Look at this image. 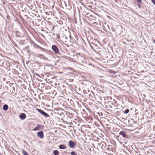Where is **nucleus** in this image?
Here are the masks:
<instances>
[{"label":"nucleus","instance_id":"4468645a","mask_svg":"<svg viewBox=\"0 0 155 155\" xmlns=\"http://www.w3.org/2000/svg\"><path fill=\"white\" fill-rule=\"evenodd\" d=\"M71 154L72 155H77V154L74 151L71 152Z\"/></svg>","mask_w":155,"mask_h":155},{"label":"nucleus","instance_id":"39448f33","mask_svg":"<svg viewBox=\"0 0 155 155\" xmlns=\"http://www.w3.org/2000/svg\"><path fill=\"white\" fill-rule=\"evenodd\" d=\"M119 135L122 136L124 138H127V135L126 133L123 131H121L119 133Z\"/></svg>","mask_w":155,"mask_h":155},{"label":"nucleus","instance_id":"f8f14e48","mask_svg":"<svg viewBox=\"0 0 155 155\" xmlns=\"http://www.w3.org/2000/svg\"><path fill=\"white\" fill-rule=\"evenodd\" d=\"M129 112V110L128 109H127L126 110L124 111V114H127Z\"/></svg>","mask_w":155,"mask_h":155},{"label":"nucleus","instance_id":"a211bd4d","mask_svg":"<svg viewBox=\"0 0 155 155\" xmlns=\"http://www.w3.org/2000/svg\"><path fill=\"white\" fill-rule=\"evenodd\" d=\"M152 3L155 5V0H152Z\"/></svg>","mask_w":155,"mask_h":155},{"label":"nucleus","instance_id":"6ab92c4d","mask_svg":"<svg viewBox=\"0 0 155 155\" xmlns=\"http://www.w3.org/2000/svg\"><path fill=\"white\" fill-rule=\"evenodd\" d=\"M153 41L155 43V40L153 39Z\"/></svg>","mask_w":155,"mask_h":155},{"label":"nucleus","instance_id":"4be33fe9","mask_svg":"<svg viewBox=\"0 0 155 155\" xmlns=\"http://www.w3.org/2000/svg\"><path fill=\"white\" fill-rule=\"evenodd\" d=\"M91 43H92V44H93V42H91Z\"/></svg>","mask_w":155,"mask_h":155},{"label":"nucleus","instance_id":"f3484780","mask_svg":"<svg viewBox=\"0 0 155 155\" xmlns=\"http://www.w3.org/2000/svg\"><path fill=\"white\" fill-rule=\"evenodd\" d=\"M40 57H41V58H43V59H47L43 55H42V54H41L40 55Z\"/></svg>","mask_w":155,"mask_h":155},{"label":"nucleus","instance_id":"423d86ee","mask_svg":"<svg viewBox=\"0 0 155 155\" xmlns=\"http://www.w3.org/2000/svg\"><path fill=\"white\" fill-rule=\"evenodd\" d=\"M26 115L24 113H21L19 115L20 118L22 120L25 119L26 118Z\"/></svg>","mask_w":155,"mask_h":155},{"label":"nucleus","instance_id":"2eb2a0df","mask_svg":"<svg viewBox=\"0 0 155 155\" xmlns=\"http://www.w3.org/2000/svg\"><path fill=\"white\" fill-rule=\"evenodd\" d=\"M106 146V145L104 143H103V144H102V145L101 146V147L102 148H104Z\"/></svg>","mask_w":155,"mask_h":155},{"label":"nucleus","instance_id":"dca6fc26","mask_svg":"<svg viewBox=\"0 0 155 155\" xmlns=\"http://www.w3.org/2000/svg\"><path fill=\"white\" fill-rule=\"evenodd\" d=\"M141 3H137V6L139 8H140L141 7Z\"/></svg>","mask_w":155,"mask_h":155},{"label":"nucleus","instance_id":"0eeeda50","mask_svg":"<svg viewBox=\"0 0 155 155\" xmlns=\"http://www.w3.org/2000/svg\"><path fill=\"white\" fill-rule=\"evenodd\" d=\"M59 148L61 149H65L67 147L65 145L61 144L59 146Z\"/></svg>","mask_w":155,"mask_h":155},{"label":"nucleus","instance_id":"f257e3e1","mask_svg":"<svg viewBox=\"0 0 155 155\" xmlns=\"http://www.w3.org/2000/svg\"><path fill=\"white\" fill-rule=\"evenodd\" d=\"M36 109L39 113L42 115L44 116L45 117H50L49 115L43 110L38 108H37Z\"/></svg>","mask_w":155,"mask_h":155},{"label":"nucleus","instance_id":"6e6552de","mask_svg":"<svg viewBox=\"0 0 155 155\" xmlns=\"http://www.w3.org/2000/svg\"><path fill=\"white\" fill-rule=\"evenodd\" d=\"M41 126L40 125H38L37 127H36L33 129V130L35 131L40 130Z\"/></svg>","mask_w":155,"mask_h":155},{"label":"nucleus","instance_id":"9b49d317","mask_svg":"<svg viewBox=\"0 0 155 155\" xmlns=\"http://www.w3.org/2000/svg\"><path fill=\"white\" fill-rule=\"evenodd\" d=\"M22 153L24 155H29L28 153L25 151L24 150H23Z\"/></svg>","mask_w":155,"mask_h":155},{"label":"nucleus","instance_id":"20e7f679","mask_svg":"<svg viewBox=\"0 0 155 155\" xmlns=\"http://www.w3.org/2000/svg\"><path fill=\"white\" fill-rule=\"evenodd\" d=\"M37 134L38 136L41 139H42L44 137L43 132L42 131L38 132Z\"/></svg>","mask_w":155,"mask_h":155},{"label":"nucleus","instance_id":"aec40b11","mask_svg":"<svg viewBox=\"0 0 155 155\" xmlns=\"http://www.w3.org/2000/svg\"><path fill=\"white\" fill-rule=\"evenodd\" d=\"M90 46L91 48H92V47L91 45H90Z\"/></svg>","mask_w":155,"mask_h":155},{"label":"nucleus","instance_id":"ddd939ff","mask_svg":"<svg viewBox=\"0 0 155 155\" xmlns=\"http://www.w3.org/2000/svg\"><path fill=\"white\" fill-rule=\"evenodd\" d=\"M109 72L112 74H116V72L115 71L112 70H110Z\"/></svg>","mask_w":155,"mask_h":155},{"label":"nucleus","instance_id":"412c9836","mask_svg":"<svg viewBox=\"0 0 155 155\" xmlns=\"http://www.w3.org/2000/svg\"><path fill=\"white\" fill-rule=\"evenodd\" d=\"M37 74L38 75V76H39V77L40 76H39V75H38V74Z\"/></svg>","mask_w":155,"mask_h":155},{"label":"nucleus","instance_id":"7ed1b4c3","mask_svg":"<svg viewBox=\"0 0 155 155\" xmlns=\"http://www.w3.org/2000/svg\"><path fill=\"white\" fill-rule=\"evenodd\" d=\"M69 144L70 147L72 148H74L76 146V143L70 140L69 142Z\"/></svg>","mask_w":155,"mask_h":155},{"label":"nucleus","instance_id":"1a4fd4ad","mask_svg":"<svg viewBox=\"0 0 155 155\" xmlns=\"http://www.w3.org/2000/svg\"><path fill=\"white\" fill-rule=\"evenodd\" d=\"M3 109L5 111L7 110L8 109V106L6 104L4 105L3 107Z\"/></svg>","mask_w":155,"mask_h":155},{"label":"nucleus","instance_id":"5701e85b","mask_svg":"<svg viewBox=\"0 0 155 155\" xmlns=\"http://www.w3.org/2000/svg\"><path fill=\"white\" fill-rule=\"evenodd\" d=\"M66 38H67V37H65Z\"/></svg>","mask_w":155,"mask_h":155},{"label":"nucleus","instance_id":"9d476101","mask_svg":"<svg viewBox=\"0 0 155 155\" xmlns=\"http://www.w3.org/2000/svg\"><path fill=\"white\" fill-rule=\"evenodd\" d=\"M53 153L54 155H58L59 152L57 150H54L53 151Z\"/></svg>","mask_w":155,"mask_h":155},{"label":"nucleus","instance_id":"f03ea898","mask_svg":"<svg viewBox=\"0 0 155 155\" xmlns=\"http://www.w3.org/2000/svg\"><path fill=\"white\" fill-rule=\"evenodd\" d=\"M52 49L56 54L58 53L59 50L56 45H52Z\"/></svg>","mask_w":155,"mask_h":155}]
</instances>
